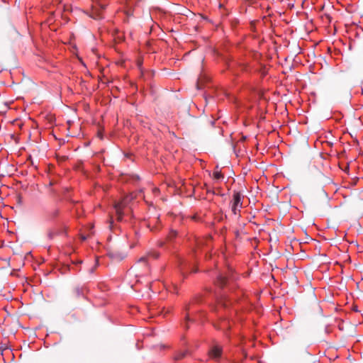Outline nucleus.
<instances>
[{
  "mask_svg": "<svg viewBox=\"0 0 363 363\" xmlns=\"http://www.w3.org/2000/svg\"><path fill=\"white\" fill-rule=\"evenodd\" d=\"M185 355H186L185 352H179L175 355L174 359L176 360H180V359H182L185 357Z\"/></svg>",
  "mask_w": 363,
  "mask_h": 363,
  "instance_id": "13",
  "label": "nucleus"
},
{
  "mask_svg": "<svg viewBox=\"0 0 363 363\" xmlns=\"http://www.w3.org/2000/svg\"><path fill=\"white\" fill-rule=\"evenodd\" d=\"M91 17L93 18L94 19L98 20V19L102 18L103 16H102L101 11H93L91 15Z\"/></svg>",
  "mask_w": 363,
  "mask_h": 363,
  "instance_id": "9",
  "label": "nucleus"
},
{
  "mask_svg": "<svg viewBox=\"0 0 363 363\" xmlns=\"http://www.w3.org/2000/svg\"><path fill=\"white\" fill-rule=\"evenodd\" d=\"M59 215V210L57 208H54L50 211L47 212V216L50 219H53L56 218Z\"/></svg>",
  "mask_w": 363,
  "mask_h": 363,
  "instance_id": "8",
  "label": "nucleus"
},
{
  "mask_svg": "<svg viewBox=\"0 0 363 363\" xmlns=\"http://www.w3.org/2000/svg\"><path fill=\"white\" fill-rule=\"evenodd\" d=\"M244 196L239 191H234L230 201V207L232 213L235 216H239L241 208H243L242 199Z\"/></svg>",
  "mask_w": 363,
  "mask_h": 363,
  "instance_id": "4",
  "label": "nucleus"
},
{
  "mask_svg": "<svg viewBox=\"0 0 363 363\" xmlns=\"http://www.w3.org/2000/svg\"><path fill=\"white\" fill-rule=\"evenodd\" d=\"M233 279V274L229 276L220 274L216 281V285L222 289L217 296L216 306L213 308L218 315V321L214 323V326L218 330H226L230 328L231 322L228 316L236 311L233 308L234 296H238L241 292H233L234 286L231 282Z\"/></svg>",
  "mask_w": 363,
  "mask_h": 363,
  "instance_id": "1",
  "label": "nucleus"
},
{
  "mask_svg": "<svg viewBox=\"0 0 363 363\" xmlns=\"http://www.w3.org/2000/svg\"><path fill=\"white\" fill-rule=\"evenodd\" d=\"M177 235V233L175 230H171L169 233V235L167 236V239L169 240H172L174 238H175Z\"/></svg>",
  "mask_w": 363,
  "mask_h": 363,
  "instance_id": "10",
  "label": "nucleus"
},
{
  "mask_svg": "<svg viewBox=\"0 0 363 363\" xmlns=\"http://www.w3.org/2000/svg\"><path fill=\"white\" fill-rule=\"evenodd\" d=\"M246 69H247V68H246V67H245V66H243L242 69H243V70H246Z\"/></svg>",
  "mask_w": 363,
  "mask_h": 363,
  "instance_id": "20",
  "label": "nucleus"
},
{
  "mask_svg": "<svg viewBox=\"0 0 363 363\" xmlns=\"http://www.w3.org/2000/svg\"><path fill=\"white\" fill-rule=\"evenodd\" d=\"M211 237H208L206 238H202L196 240V250L195 251V253H196L197 250L203 247V245L205 244L208 245V242L211 241Z\"/></svg>",
  "mask_w": 363,
  "mask_h": 363,
  "instance_id": "7",
  "label": "nucleus"
},
{
  "mask_svg": "<svg viewBox=\"0 0 363 363\" xmlns=\"http://www.w3.org/2000/svg\"><path fill=\"white\" fill-rule=\"evenodd\" d=\"M133 199L132 194L124 197L121 201L114 204V210L118 221H122L128 203Z\"/></svg>",
  "mask_w": 363,
  "mask_h": 363,
  "instance_id": "3",
  "label": "nucleus"
},
{
  "mask_svg": "<svg viewBox=\"0 0 363 363\" xmlns=\"http://www.w3.org/2000/svg\"><path fill=\"white\" fill-rule=\"evenodd\" d=\"M74 293L77 296H84V289L77 288L74 290Z\"/></svg>",
  "mask_w": 363,
  "mask_h": 363,
  "instance_id": "11",
  "label": "nucleus"
},
{
  "mask_svg": "<svg viewBox=\"0 0 363 363\" xmlns=\"http://www.w3.org/2000/svg\"><path fill=\"white\" fill-rule=\"evenodd\" d=\"M223 354V347L219 344L213 345L208 351L209 357L216 361L219 362Z\"/></svg>",
  "mask_w": 363,
  "mask_h": 363,
  "instance_id": "5",
  "label": "nucleus"
},
{
  "mask_svg": "<svg viewBox=\"0 0 363 363\" xmlns=\"http://www.w3.org/2000/svg\"><path fill=\"white\" fill-rule=\"evenodd\" d=\"M213 178L216 180H220L223 178V175L220 172H215L213 173Z\"/></svg>",
  "mask_w": 363,
  "mask_h": 363,
  "instance_id": "12",
  "label": "nucleus"
},
{
  "mask_svg": "<svg viewBox=\"0 0 363 363\" xmlns=\"http://www.w3.org/2000/svg\"><path fill=\"white\" fill-rule=\"evenodd\" d=\"M181 264L186 266V264H189V261L187 262L186 259L182 260Z\"/></svg>",
  "mask_w": 363,
  "mask_h": 363,
  "instance_id": "15",
  "label": "nucleus"
},
{
  "mask_svg": "<svg viewBox=\"0 0 363 363\" xmlns=\"http://www.w3.org/2000/svg\"><path fill=\"white\" fill-rule=\"evenodd\" d=\"M163 245H164V244H163V242H161L160 243V247L163 246Z\"/></svg>",
  "mask_w": 363,
  "mask_h": 363,
  "instance_id": "18",
  "label": "nucleus"
},
{
  "mask_svg": "<svg viewBox=\"0 0 363 363\" xmlns=\"http://www.w3.org/2000/svg\"><path fill=\"white\" fill-rule=\"evenodd\" d=\"M125 14L128 17V16H131L133 14V13L130 10L128 9V10L125 11Z\"/></svg>",
  "mask_w": 363,
  "mask_h": 363,
  "instance_id": "14",
  "label": "nucleus"
},
{
  "mask_svg": "<svg viewBox=\"0 0 363 363\" xmlns=\"http://www.w3.org/2000/svg\"><path fill=\"white\" fill-rule=\"evenodd\" d=\"M99 6H100L101 9H105V5L100 4Z\"/></svg>",
  "mask_w": 363,
  "mask_h": 363,
  "instance_id": "17",
  "label": "nucleus"
},
{
  "mask_svg": "<svg viewBox=\"0 0 363 363\" xmlns=\"http://www.w3.org/2000/svg\"><path fill=\"white\" fill-rule=\"evenodd\" d=\"M205 319V313L199 310L195 303H189L185 306V322L184 328L187 329L188 324L191 322L201 321Z\"/></svg>",
  "mask_w": 363,
  "mask_h": 363,
  "instance_id": "2",
  "label": "nucleus"
},
{
  "mask_svg": "<svg viewBox=\"0 0 363 363\" xmlns=\"http://www.w3.org/2000/svg\"><path fill=\"white\" fill-rule=\"evenodd\" d=\"M160 257V253L157 252V251H150L149 252L146 256H144V257H142L140 259H139V262H143L145 264H146L147 261L150 259H157L158 257Z\"/></svg>",
  "mask_w": 363,
  "mask_h": 363,
  "instance_id": "6",
  "label": "nucleus"
},
{
  "mask_svg": "<svg viewBox=\"0 0 363 363\" xmlns=\"http://www.w3.org/2000/svg\"><path fill=\"white\" fill-rule=\"evenodd\" d=\"M131 1H132V0H128V5H130L131 4Z\"/></svg>",
  "mask_w": 363,
  "mask_h": 363,
  "instance_id": "19",
  "label": "nucleus"
},
{
  "mask_svg": "<svg viewBox=\"0 0 363 363\" xmlns=\"http://www.w3.org/2000/svg\"><path fill=\"white\" fill-rule=\"evenodd\" d=\"M138 66L139 69H141L142 61H140V60H138Z\"/></svg>",
  "mask_w": 363,
  "mask_h": 363,
  "instance_id": "16",
  "label": "nucleus"
}]
</instances>
